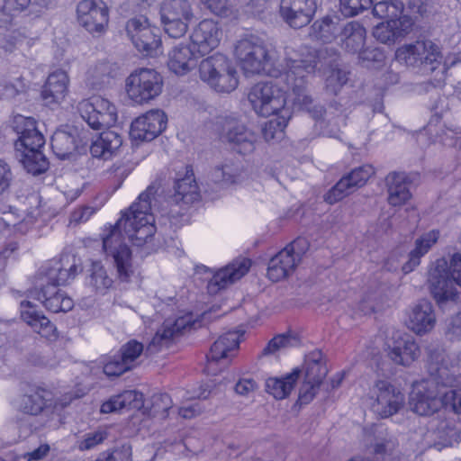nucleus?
<instances>
[{"mask_svg":"<svg viewBox=\"0 0 461 461\" xmlns=\"http://www.w3.org/2000/svg\"><path fill=\"white\" fill-rule=\"evenodd\" d=\"M158 188L151 185L141 193L137 202L124 212L115 225L111 226L103 237V250L105 259L116 269L117 278L121 282H129L133 274L131 251L123 240L124 235L134 245L140 247L155 234L153 201Z\"/></svg>","mask_w":461,"mask_h":461,"instance_id":"1","label":"nucleus"},{"mask_svg":"<svg viewBox=\"0 0 461 461\" xmlns=\"http://www.w3.org/2000/svg\"><path fill=\"white\" fill-rule=\"evenodd\" d=\"M284 65L281 81L292 93V101L300 109L306 110L314 119L318 120L324 114V108L314 104L308 94V77L313 74L317 61L315 54L306 46L288 45L285 48L284 58L278 59Z\"/></svg>","mask_w":461,"mask_h":461,"instance_id":"2","label":"nucleus"},{"mask_svg":"<svg viewBox=\"0 0 461 461\" xmlns=\"http://www.w3.org/2000/svg\"><path fill=\"white\" fill-rule=\"evenodd\" d=\"M445 358L442 348L431 350L429 355L430 376L413 384L409 403L411 411L420 416L431 415L442 406L443 389L447 386L443 381L447 375Z\"/></svg>","mask_w":461,"mask_h":461,"instance_id":"3","label":"nucleus"},{"mask_svg":"<svg viewBox=\"0 0 461 461\" xmlns=\"http://www.w3.org/2000/svg\"><path fill=\"white\" fill-rule=\"evenodd\" d=\"M234 55L246 74L264 73L276 78L282 74L284 65L278 62L276 51L268 49L264 41L255 35L238 41Z\"/></svg>","mask_w":461,"mask_h":461,"instance_id":"4","label":"nucleus"},{"mask_svg":"<svg viewBox=\"0 0 461 461\" xmlns=\"http://www.w3.org/2000/svg\"><path fill=\"white\" fill-rule=\"evenodd\" d=\"M396 59L406 66L418 69L421 74L437 72V85L445 80V68L442 66V54L438 45L431 41H417L397 49Z\"/></svg>","mask_w":461,"mask_h":461,"instance_id":"5","label":"nucleus"},{"mask_svg":"<svg viewBox=\"0 0 461 461\" xmlns=\"http://www.w3.org/2000/svg\"><path fill=\"white\" fill-rule=\"evenodd\" d=\"M432 294L440 307L458 298L456 285H461V253L451 256L449 263L438 258L429 272Z\"/></svg>","mask_w":461,"mask_h":461,"instance_id":"6","label":"nucleus"},{"mask_svg":"<svg viewBox=\"0 0 461 461\" xmlns=\"http://www.w3.org/2000/svg\"><path fill=\"white\" fill-rule=\"evenodd\" d=\"M199 74L203 81L207 82L218 92L230 93L238 86L236 69L222 54L216 53L202 60Z\"/></svg>","mask_w":461,"mask_h":461,"instance_id":"7","label":"nucleus"},{"mask_svg":"<svg viewBox=\"0 0 461 461\" xmlns=\"http://www.w3.org/2000/svg\"><path fill=\"white\" fill-rule=\"evenodd\" d=\"M249 100L255 112L267 117L274 114L283 115L290 112L286 108L285 91L278 82H259L249 93Z\"/></svg>","mask_w":461,"mask_h":461,"instance_id":"8","label":"nucleus"},{"mask_svg":"<svg viewBox=\"0 0 461 461\" xmlns=\"http://www.w3.org/2000/svg\"><path fill=\"white\" fill-rule=\"evenodd\" d=\"M163 89L162 76L152 68H139L131 72L125 81L128 97L134 103L147 104L158 97Z\"/></svg>","mask_w":461,"mask_h":461,"instance_id":"9","label":"nucleus"},{"mask_svg":"<svg viewBox=\"0 0 461 461\" xmlns=\"http://www.w3.org/2000/svg\"><path fill=\"white\" fill-rule=\"evenodd\" d=\"M193 16V9L188 0H164L160 5L161 23L165 32L171 38L184 36Z\"/></svg>","mask_w":461,"mask_h":461,"instance_id":"10","label":"nucleus"},{"mask_svg":"<svg viewBox=\"0 0 461 461\" xmlns=\"http://www.w3.org/2000/svg\"><path fill=\"white\" fill-rule=\"evenodd\" d=\"M308 249L305 239H297L275 255L268 263L267 276L278 282L290 276L301 262Z\"/></svg>","mask_w":461,"mask_h":461,"instance_id":"11","label":"nucleus"},{"mask_svg":"<svg viewBox=\"0 0 461 461\" xmlns=\"http://www.w3.org/2000/svg\"><path fill=\"white\" fill-rule=\"evenodd\" d=\"M77 110L82 119L94 130L111 127L117 120L114 105L101 96H93L81 101Z\"/></svg>","mask_w":461,"mask_h":461,"instance_id":"12","label":"nucleus"},{"mask_svg":"<svg viewBox=\"0 0 461 461\" xmlns=\"http://www.w3.org/2000/svg\"><path fill=\"white\" fill-rule=\"evenodd\" d=\"M221 141L231 145L240 154H250L256 149L257 136L240 121L234 117H225L220 122Z\"/></svg>","mask_w":461,"mask_h":461,"instance_id":"13","label":"nucleus"},{"mask_svg":"<svg viewBox=\"0 0 461 461\" xmlns=\"http://www.w3.org/2000/svg\"><path fill=\"white\" fill-rule=\"evenodd\" d=\"M77 21L94 36L103 34L109 23V10L103 0H82L77 6Z\"/></svg>","mask_w":461,"mask_h":461,"instance_id":"14","label":"nucleus"},{"mask_svg":"<svg viewBox=\"0 0 461 461\" xmlns=\"http://www.w3.org/2000/svg\"><path fill=\"white\" fill-rule=\"evenodd\" d=\"M375 175L372 165H363L354 168L342 176L339 181L324 195V200L330 204L341 201L358 188L364 186L368 179Z\"/></svg>","mask_w":461,"mask_h":461,"instance_id":"15","label":"nucleus"},{"mask_svg":"<svg viewBox=\"0 0 461 461\" xmlns=\"http://www.w3.org/2000/svg\"><path fill=\"white\" fill-rule=\"evenodd\" d=\"M126 32L140 52L146 56L158 54L161 41L150 27L147 18L140 16L129 20L126 23Z\"/></svg>","mask_w":461,"mask_h":461,"instance_id":"16","label":"nucleus"},{"mask_svg":"<svg viewBox=\"0 0 461 461\" xmlns=\"http://www.w3.org/2000/svg\"><path fill=\"white\" fill-rule=\"evenodd\" d=\"M373 394L375 399L372 409L382 419L397 413L405 402L404 394L386 381H378L373 389Z\"/></svg>","mask_w":461,"mask_h":461,"instance_id":"17","label":"nucleus"},{"mask_svg":"<svg viewBox=\"0 0 461 461\" xmlns=\"http://www.w3.org/2000/svg\"><path fill=\"white\" fill-rule=\"evenodd\" d=\"M194 321L192 315H185L176 319H167L158 330L145 353L153 355L164 348H168L173 339L179 336L185 330H190Z\"/></svg>","mask_w":461,"mask_h":461,"instance_id":"18","label":"nucleus"},{"mask_svg":"<svg viewBox=\"0 0 461 461\" xmlns=\"http://www.w3.org/2000/svg\"><path fill=\"white\" fill-rule=\"evenodd\" d=\"M14 130L18 135L14 142L16 152L41 150L45 143L42 133L37 129L36 121L32 117L17 115L14 121Z\"/></svg>","mask_w":461,"mask_h":461,"instance_id":"19","label":"nucleus"},{"mask_svg":"<svg viewBox=\"0 0 461 461\" xmlns=\"http://www.w3.org/2000/svg\"><path fill=\"white\" fill-rule=\"evenodd\" d=\"M316 10L315 0H281L279 5L280 16L294 29L308 25Z\"/></svg>","mask_w":461,"mask_h":461,"instance_id":"20","label":"nucleus"},{"mask_svg":"<svg viewBox=\"0 0 461 461\" xmlns=\"http://www.w3.org/2000/svg\"><path fill=\"white\" fill-rule=\"evenodd\" d=\"M167 127V115L161 110H150L138 117L131 126V137L133 140L150 141L158 137Z\"/></svg>","mask_w":461,"mask_h":461,"instance_id":"21","label":"nucleus"},{"mask_svg":"<svg viewBox=\"0 0 461 461\" xmlns=\"http://www.w3.org/2000/svg\"><path fill=\"white\" fill-rule=\"evenodd\" d=\"M250 267V260L237 258L216 271L207 285L209 294H215L243 277Z\"/></svg>","mask_w":461,"mask_h":461,"instance_id":"22","label":"nucleus"},{"mask_svg":"<svg viewBox=\"0 0 461 461\" xmlns=\"http://www.w3.org/2000/svg\"><path fill=\"white\" fill-rule=\"evenodd\" d=\"M240 335L236 331H230L219 337L211 347L207 355L206 371L208 374L216 375L217 365L221 362L222 366L228 364L227 359L231 357V352L236 350L240 344Z\"/></svg>","mask_w":461,"mask_h":461,"instance_id":"23","label":"nucleus"},{"mask_svg":"<svg viewBox=\"0 0 461 461\" xmlns=\"http://www.w3.org/2000/svg\"><path fill=\"white\" fill-rule=\"evenodd\" d=\"M222 32L218 23L212 20H203L193 30L190 39L194 49L201 55H205L218 47Z\"/></svg>","mask_w":461,"mask_h":461,"instance_id":"24","label":"nucleus"},{"mask_svg":"<svg viewBox=\"0 0 461 461\" xmlns=\"http://www.w3.org/2000/svg\"><path fill=\"white\" fill-rule=\"evenodd\" d=\"M30 296L42 303L48 311L67 312L73 309L74 302L67 294L55 285H41V289L30 292Z\"/></svg>","mask_w":461,"mask_h":461,"instance_id":"25","label":"nucleus"},{"mask_svg":"<svg viewBox=\"0 0 461 461\" xmlns=\"http://www.w3.org/2000/svg\"><path fill=\"white\" fill-rule=\"evenodd\" d=\"M430 432L435 436V444L440 447H451L460 440V432L456 419L439 413L430 421Z\"/></svg>","mask_w":461,"mask_h":461,"instance_id":"26","label":"nucleus"},{"mask_svg":"<svg viewBox=\"0 0 461 461\" xmlns=\"http://www.w3.org/2000/svg\"><path fill=\"white\" fill-rule=\"evenodd\" d=\"M436 324V316L430 302L421 300L415 304L407 321L408 328L417 335L431 331Z\"/></svg>","mask_w":461,"mask_h":461,"instance_id":"27","label":"nucleus"},{"mask_svg":"<svg viewBox=\"0 0 461 461\" xmlns=\"http://www.w3.org/2000/svg\"><path fill=\"white\" fill-rule=\"evenodd\" d=\"M412 24L411 17L386 21L375 27L373 35L382 43L394 44L399 39L403 38L411 32Z\"/></svg>","mask_w":461,"mask_h":461,"instance_id":"28","label":"nucleus"},{"mask_svg":"<svg viewBox=\"0 0 461 461\" xmlns=\"http://www.w3.org/2000/svg\"><path fill=\"white\" fill-rule=\"evenodd\" d=\"M21 317L41 337L51 339L56 336L57 330L55 325L47 317L38 312L32 302H21Z\"/></svg>","mask_w":461,"mask_h":461,"instance_id":"29","label":"nucleus"},{"mask_svg":"<svg viewBox=\"0 0 461 461\" xmlns=\"http://www.w3.org/2000/svg\"><path fill=\"white\" fill-rule=\"evenodd\" d=\"M80 267L75 263L70 262L69 258L66 257L60 259V261L54 262L50 267L46 271L43 281L45 285H65L73 280L76 276L80 272Z\"/></svg>","mask_w":461,"mask_h":461,"instance_id":"30","label":"nucleus"},{"mask_svg":"<svg viewBox=\"0 0 461 461\" xmlns=\"http://www.w3.org/2000/svg\"><path fill=\"white\" fill-rule=\"evenodd\" d=\"M69 78L66 71L59 69L49 75L42 90V98L47 104L62 102L68 90Z\"/></svg>","mask_w":461,"mask_h":461,"instance_id":"31","label":"nucleus"},{"mask_svg":"<svg viewBox=\"0 0 461 461\" xmlns=\"http://www.w3.org/2000/svg\"><path fill=\"white\" fill-rule=\"evenodd\" d=\"M366 31L357 21L344 24L339 32V45L347 52L356 54L360 51L366 43Z\"/></svg>","mask_w":461,"mask_h":461,"instance_id":"32","label":"nucleus"},{"mask_svg":"<svg viewBox=\"0 0 461 461\" xmlns=\"http://www.w3.org/2000/svg\"><path fill=\"white\" fill-rule=\"evenodd\" d=\"M388 203L392 206H402L411 200L410 183L403 173L393 172L385 177Z\"/></svg>","mask_w":461,"mask_h":461,"instance_id":"33","label":"nucleus"},{"mask_svg":"<svg viewBox=\"0 0 461 461\" xmlns=\"http://www.w3.org/2000/svg\"><path fill=\"white\" fill-rule=\"evenodd\" d=\"M167 66L176 75H185L196 66L194 50L187 45L178 44L168 54Z\"/></svg>","mask_w":461,"mask_h":461,"instance_id":"34","label":"nucleus"},{"mask_svg":"<svg viewBox=\"0 0 461 461\" xmlns=\"http://www.w3.org/2000/svg\"><path fill=\"white\" fill-rule=\"evenodd\" d=\"M389 357L396 364L409 366L420 356V348L410 337H399L389 346Z\"/></svg>","mask_w":461,"mask_h":461,"instance_id":"35","label":"nucleus"},{"mask_svg":"<svg viewBox=\"0 0 461 461\" xmlns=\"http://www.w3.org/2000/svg\"><path fill=\"white\" fill-rule=\"evenodd\" d=\"M439 238L438 230L424 233L415 240V247L409 254L408 261L402 266L405 274L411 272L420 263V258L435 245Z\"/></svg>","mask_w":461,"mask_h":461,"instance_id":"36","label":"nucleus"},{"mask_svg":"<svg viewBox=\"0 0 461 461\" xmlns=\"http://www.w3.org/2000/svg\"><path fill=\"white\" fill-rule=\"evenodd\" d=\"M122 143V139L120 134L113 131H105L93 141L90 152L95 158L108 159L121 147Z\"/></svg>","mask_w":461,"mask_h":461,"instance_id":"37","label":"nucleus"},{"mask_svg":"<svg viewBox=\"0 0 461 461\" xmlns=\"http://www.w3.org/2000/svg\"><path fill=\"white\" fill-rule=\"evenodd\" d=\"M300 371L294 369L292 373L283 377H269L266 381V390L268 393L277 400H283L289 396L294 390L298 378Z\"/></svg>","mask_w":461,"mask_h":461,"instance_id":"38","label":"nucleus"},{"mask_svg":"<svg viewBox=\"0 0 461 461\" xmlns=\"http://www.w3.org/2000/svg\"><path fill=\"white\" fill-rule=\"evenodd\" d=\"M200 197L198 185L193 174H188L176 180L174 185V194L171 199L174 203H192Z\"/></svg>","mask_w":461,"mask_h":461,"instance_id":"39","label":"nucleus"},{"mask_svg":"<svg viewBox=\"0 0 461 461\" xmlns=\"http://www.w3.org/2000/svg\"><path fill=\"white\" fill-rule=\"evenodd\" d=\"M86 283L95 292L104 294L112 288L113 279L100 261H95L87 270Z\"/></svg>","mask_w":461,"mask_h":461,"instance_id":"40","label":"nucleus"},{"mask_svg":"<svg viewBox=\"0 0 461 461\" xmlns=\"http://www.w3.org/2000/svg\"><path fill=\"white\" fill-rule=\"evenodd\" d=\"M51 149L59 158H68L77 149L76 138L71 132L57 131L51 137Z\"/></svg>","mask_w":461,"mask_h":461,"instance_id":"41","label":"nucleus"},{"mask_svg":"<svg viewBox=\"0 0 461 461\" xmlns=\"http://www.w3.org/2000/svg\"><path fill=\"white\" fill-rule=\"evenodd\" d=\"M140 396L141 394L136 391H125L104 402L101 406V411L103 413H112L131 406L136 408L139 405L138 402Z\"/></svg>","mask_w":461,"mask_h":461,"instance_id":"42","label":"nucleus"},{"mask_svg":"<svg viewBox=\"0 0 461 461\" xmlns=\"http://www.w3.org/2000/svg\"><path fill=\"white\" fill-rule=\"evenodd\" d=\"M339 23L330 17L317 20L312 25V35L324 43L331 42L340 32Z\"/></svg>","mask_w":461,"mask_h":461,"instance_id":"43","label":"nucleus"},{"mask_svg":"<svg viewBox=\"0 0 461 461\" xmlns=\"http://www.w3.org/2000/svg\"><path fill=\"white\" fill-rule=\"evenodd\" d=\"M44 390H34L21 397L17 403V409L23 413L38 415L46 406Z\"/></svg>","mask_w":461,"mask_h":461,"instance_id":"44","label":"nucleus"},{"mask_svg":"<svg viewBox=\"0 0 461 461\" xmlns=\"http://www.w3.org/2000/svg\"><path fill=\"white\" fill-rule=\"evenodd\" d=\"M403 10L404 5L401 0H382L374 5L373 14L387 21L398 20L401 17H409L402 14Z\"/></svg>","mask_w":461,"mask_h":461,"instance_id":"45","label":"nucleus"},{"mask_svg":"<svg viewBox=\"0 0 461 461\" xmlns=\"http://www.w3.org/2000/svg\"><path fill=\"white\" fill-rule=\"evenodd\" d=\"M304 379L321 384L327 375V367L320 352H312L305 359Z\"/></svg>","mask_w":461,"mask_h":461,"instance_id":"46","label":"nucleus"},{"mask_svg":"<svg viewBox=\"0 0 461 461\" xmlns=\"http://www.w3.org/2000/svg\"><path fill=\"white\" fill-rule=\"evenodd\" d=\"M20 161L28 173L40 175L48 169L49 162L41 150L21 152Z\"/></svg>","mask_w":461,"mask_h":461,"instance_id":"47","label":"nucleus"},{"mask_svg":"<svg viewBox=\"0 0 461 461\" xmlns=\"http://www.w3.org/2000/svg\"><path fill=\"white\" fill-rule=\"evenodd\" d=\"M240 173L237 164L231 160H225L217 166L212 172V179L213 182L225 185L232 184L236 181Z\"/></svg>","mask_w":461,"mask_h":461,"instance_id":"48","label":"nucleus"},{"mask_svg":"<svg viewBox=\"0 0 461 461\" xmlns=\"http://www.w3.org/2000/svg\"><path fill=\"white\" fill-rule=\"evenodd\" d=\"M131 446L122 443L101 452L95 461H131Z\"/></svg>","mask_w":461,"mask_h":461,"instance_id":"49","label":"nucleus"},{"mask_svg":"<svg viewBox=\"0 0 461 461\" xmlns=\"http://www.w3.org/2000/svg\"><path fill=\"white\" fill-rule=\"evenodd\" d=\"M172 406L173 401L167 393H156L151 397L149 414L154 418L165 420Z\"/></svg>","mask_w":461,"mask_h":461,"instance_id":"50","label":"nucleus"},{"mask_svg":"<svg viewBox=\"0 0 461 461\" xmlns=\"http://www.w3.org/2000/svg\"><path fill=\"white\" fill-rule=\"evenodd\" d=\"M298 344H299V339L295 335L291 334V333L280 334V335L274 337L268 342V344L262 350L260 357L273 354L276 351L282 349V348L295 347Z\"/></svg>","mask_w":461,"mask_h":461,"instance_id":"51","label":"nucleus"},{"mask_svg":"<svg viewBox=\"0 0 461 461\" xmlns=\"http://www.w3.org/2000/svg\"><path fill=\"white\" fill-rule=\"evenodd\" d=\"M290 119V112H285V114L280 115L278 118L270 120L265 124L262 133L267 141H270L279 138L286 127L287 122Z\"/></svg>","mask_w":461,"mask_h":461,"instance_id":"52","label":"nucleus"},{"mask_svg":"<svg viewBox=\"0 0 461 461\" xmlns=\"http://www.w3.org/2000/svg\"><path fill=\"white\" fill-rule=\"evenodd\" d=\"M144 352L143 345L131 339L123 345L121 348V359L131 369L136 366L137 359Z\"/></svg>","mask_w":461,"mask_h":461,"instance_id":"53","label":"nucleus"},{"mask_svg":"<svg viewBox=\"0 0 461 461\" xmlns=\"http://www.w3.org/2000/svg\"><path fill=\"white\" fill-rule=\"evenodd\" d=\"M375 0H339L340 12L347 17L357 15L369 8Z\"/></svg>","mask_w":461,"mask_h":461,"instance_id":"54","label":"nucleus"},{"mask_svg":"<svg viewBox=\"0 0 461 461\" xmlns=\"http://www.w3.org/2000/svg\"><path fill=\"white\" fill-rule=\"evenodd\" d=\"M348 81V73L344 69L335 67L329 70L326 77V87L332 94H337L340 86Z\"/></svg>","mask_w":461,"mask_h":461,"instance_id":"55","label":"nucleus"},{"mask_svg":"<svg viewBox=\"0 0 461 461\" xmlns=\"http://www.w3.org/2000/svg\"><path fill=\"white\" fill-rule=\"evenodd\" d=\"M105 430H96L85 434L80 440L77 441V448L80 451L90 450L97 445L103 443L107 438Z\"/></svg>","mask_w":461,"mask_h":461,"instance_id":"56","label":"nucleus"},{"mask_svg":"<svg viewBox=\"0 0 461 461\" xmlns=\"http://www.w3.org/2000/svg\"><path fill=\"white\" fill-rule=\"evenodd\" d=\"M397 445V440L393 436H386L376 439L375 443L373 445L371 452L381 456L392 455Z\"/></svg>","mask_w":461,"mask_h":461,"instance_id":"57","label":"nucleus"},{"mask_svg":"<svg viewBox=\"0 0 461 461\" xmlns=\"http://www.w3.org/2000/svg\"><path fill=\"white\" fill-rule=\"evenodd\" d=\"M442 406L449 408L451 411H453L454 413L461 414V390H443Z\"/></svg>","mask_w":461,"mask_h":461,"instance_id":"58","label":"nucleus"},{"mask_svg":"<svg viewBox=\"0 0 461 461\" xmlns=\"http://www.w3.org/2000/svg\"><path fill=\"white\" fill-rule=\"evenodd\" d=\"M31 0H0V11L6 14H14L25 10Z\"/></svg>","mask_w":461,"mask_h":461,"instance_id":"59","label":"nucleus"},{"mask_svg":"<svg viewBox=\"0 0 461 461\" xmlns=\"http://www.w3.org/2000/svg\"><path fill=\"white\" fill-rule=\"evenodd\" d=\"M131 368L121 359L120 356L104 366V373L107 376H119Z\"/></svg>","mask_w":461,"mask_h":461,"instance_id":"60","label":"nucleus"},{"mask_svg":"<svg viewBox=\"0 0 461 461\" xmlns=\"http://www.w3.org/2000/svg\"><path fill=\"white\" fill-rule=\"evenodd\" d=\"M319 386V384L312 383L311 381L304 379L299 391V401L301 404L309 403L314 398Z\"/></svg>","mask_w":461,"mask_h":461,"instance_id":"61","label":"nucleus"},{"mask_svg":"<svg viewBox=\"0 0 461 461\" xmlns=\"http://www.w3.org/2000/svg\"><path fill=\"white\" fill-rule=\"evenodd\" d=\"M95 212V210L91 207H80L74 210L70 214L69 221L74 224H80L86 222Z\"/></svg>","mask_w":461,"mask_h":461,"instance_id":"62","label":"nucleus"},{"mask_svg":"<svg viewBox=\"0 0 461 461\" xmlns=\"http://www.w3.org/2000/svg\"><path fill=\"white\" fill-rule=\"evenodd\" d=\"M12 179L13 174L9 165L0 158V194L9 187Z\"/></svg>","mask_w":461,"mask_h":461,"instance_id":"63","label":"nucleus"},{"mask_svg":"<svg viewBox=\"0 0 461 461\" xmlns=\"http://www.w3.org/2000/svg\"><path fill=\"white\" fill-rule=\"evenodd\" d=\"M257 383L251 378L240 379L235 385L236 392L240 395H247L257 389Z\"/></svg>","mask_w":461,"mask_h":461,"instance_id":"64","label":"nucleus"}]
</instances>
